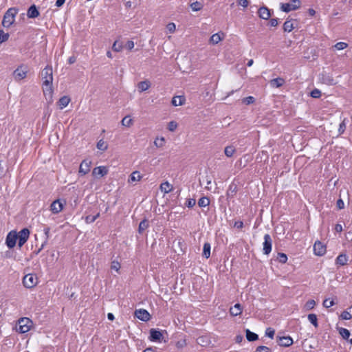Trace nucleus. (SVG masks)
I'll return each mask as SVG.
<instances>
[{
    "instance_id": "b1692460",
    "label": "nucleus",
    "mask_w": 352,
    "mask_h": 352,
    "mask_svg": "<svg viewBox=\"0 0 352 352\" xmlns=\"http://www.w3.org/2000/svg\"><path fill=\"white\" fill-rule=\"evenodd\" d=\"M160 188L162 192L167 194L173 190V186L168 182H164L160 184Z\"/></svg>"
},
{
    "instance_id": "6ab92c4d",
    "label": "nucleus",
    "mask_w": 352,
    "mask_h": 352,
    "mask_svg": "<svg viewBox=\"0 0 352 352\" xmlns=\"http://www.w3.org/2000/svg\"><path fill=\"white\" fill-rule=\"evenodd\" d=\"M107 173H108L107 168L105 166H98V167L94 168L92 171V175L94 177H98V176L103 177L105 175H107Z\"/></svg>"
},
{
    "instance_id": "603ef678",
    "label": "nucleus",
    "mask_w": 352,
    "mask_h": 352,
    "mask_svg": "<svg viewBox=\"0 0 352 352\" xmlns=\"http://www.w3.org/2000/svg\"><path fill=\"white\" fill-rule=\"evenodd\" d=\"M254 352H272L271 349L265 346H258Z\"/></svg>"
},
{
    "instance_id": "0e129e2a",
    "label": "nucleus",
    "mask_w": 352,
    "mask_h": 352,
    "mask_svg": "<svg viewBox=\"0 0 352 352\" xmlns=\"http://www.w3.org/2000/svg\"><path fill=\"white\" fill-rule=\"evenodd\" d=\"M236 192V186L234 185H230L229 187V190L227 192L228 197L230 195H233Z\"/></svg>"
},
{
    "instance_id": "4d7b16f0",
    "label": "nucleus",
    "mask_w": 352,
    "mask_h": 352,
    "mask_svg": "<svg viewBox=\"0 0 352 352\" xmlns=\"http://www.w3.org/2000/svg\"><path fill=\"white\" fill-rule=\"evenodd\" d=\"M274 333H275V331L270 327L267 328L265 330V336L270 338H274Z\"/></svg>"
},
{
    "instance_id": "0eeeda50",
    "label": "nucleus",
    "mask_w": 352,
    "mask_h": 352,
    "mask_svg": "<svg viewBox=\"0 0 352 352\" xmlns=\"http://www.w3.org/2000/svg\"><path fill=\"white\" fill-rule=\"evenodd\" d=\"M19 242L18 245L21 248L28 241L30 236V230L28 228L22 229L19 233H17Z\"/></svg>"
},
{
    "instance_id": "e433bc0d",
    "label": "nucleus",
    "mask_w": 352,
    "mask_h": 352,
    "mask_svg": "<svg viewBox=\"0 0 352 352\" xmlns=\"http://www.w3.org/2000/svg\"><path fill=\"white\" fill-rule=\"evenodd\" d=\"M309 321L315 327H318L317 316L315 314H309L307 316Z\"/></svg>"
},
{
    "instance_id": "864d4df0",
    "label": "nucleus",
    "mask_w": 352,
    "mask_h": 352,
    "mask_svg": "<svg viewBox=\"0 0 352 352\" xmlns=\"http://www.w3.org/2000/svg\"><path fill=\"white\" fill-rule=\"evenodd\" d=\"M175 346L179 349H183L184 347H185L186 346V340L183 339V340H178L176 342Z\"/></svg>"
},
{
    "instance_id": "8fccbe9b",
    "label": "nucleus",
    "mask_w": 352,
    "mask_h": 352,
    "mask_svg": "<svg viewBox=\"0 0 352 352\" xmlns=\"http://www.w3.org/2000/svg\"><path fill=\"white\" fill-rule=\"evenodd\" d=\"M310 96L314 98H319L321 96V91L318 89H314L311 91Z\"/></svg>"
},
{
    "instance_id": "c03bdc74",
    "label": "nucleus",
    "mask_w": 352,
    "mask_h": 352,
    "mask_svg": "<svg viewBox=\"0 0 352 352\" xmlns=\"http://www.w3.org/2000/svg\"><path fill=\"white\" fill-rule=\"evenodd\" d=\"M335 305V302L333 299H330V298H326L323 302H322V305L325 307V308H329L332 306H333Z\"/></svg>"
},
{
    "instance_id": "72a5a7b5",
    "label": "nucleus",
    "mask_w": 352,
    "mask_h": 352,
    "mask_svg": "<svg viewBox=\"0 0 352 352\" xmlns=\"http://www.w3.org/2000/svg\"><path fill=\"white\" fill-rule=\"evenodd\" d=\"M190 8L193 11H199L203 8V3L201 1H195L190 3Z\"/></svg>"
},
{
    "instance_id": "5fc2aeb1",
    "label": "nucleus",
    "mask_w": 352,
    "mask_h": 352,
    "mask_svg": "<svg viewBox=\"0 0 352 352\" xmlns=\"http://www.w3.org/2000/svg\"><path fill=\"white\" fill-rule=\"evenodd\" d=\"M348 46L347 43L344 42H338L335 45V48L338 50L345 49Z\"/></svg>"
},
{
    "instance_id": "412c9836",
    "label": "nucleus",
    "mask_w": 352,
    "mask_h": 352,
    "mask_svg": "<svg viewBox=\"0 0 352 352\" xmlns=\"http://www.w3.org/2000/svg\"><path fill=\"white\" fill-rule=\"evenodd\" d=\"M50 227L45 226L43 228V233L45 234V241L42 243L41 248L38 249L37 253H38L41 250H43L44 248V247L46 245V244L50 239Z\"/></svg>"
},
{
    "instance_id": "c85d7f7f",
    "label": "nucleus",
    "mask_w": 352,
    "mask_h": 352,
    "mask_svg": "<svg viewBox=\"0 0 352 352\" xmlns=\"http://www.w3.org/2000/svg\"><path fill=\"white\" fill-rule=\"evenodd\" d=\"M284 83L285 80L282 78H276L270 81L271 86L276 88L281 87Z\"/></svg>"
},
{
    "instance_id": "4be33fe9",
    "label": "nucleus",
    "mask_w": 352,
    "mask_h": 352,
    "mask_svg": "<svg viewBox=\"0 0 352 352\" xmlns=\"http://www.w3.org/2000/svg\"><path fill=\"white\" fill-rule=\"evenodd\" d=\"M230 313L233 316H237L242 313V307L239 303H236L230 309Z\"/></svg>"
},
{
    "instance_id": "37998d69",
    "label": "nucleus",
    "mask_w": 352,
    "mask_h": 352,
    "mask_svg": "<svg viewBox=\"0 0 352 352\" xmlns=\"http://www.w3.org/2000/svg\"><path fill=\"white\" fill-rule=\"evenodd\" d=\"M316 305V302L314 300H309L305 305L304 308L306 310H311L314 308Z\"/></svg>"
},
{
    "instance_id": "cd10ccee",
    "label": "nucleus",
    "mask_w": 352,
    "mask_h": 352,
    "mask_svg": "<svg viewBox=\"0 0 352 352\" xmlns=\"http://www.w3.org/2000/svg\"><path fill=\"white\" fill-rule=\"evenodd\" d=\"M245 336L247 340L250 342L256 341L258 339V336L249 329L245 330Z\"/></svg>"
},
{
    "instance_id": "dca6fc26",
    "label": "nucleus",
    "mask_w": 352,
    "mask_h": 352,
    "mask_svg": "<svg viewBox=\"0 0 352 352\" xmlns=\"http://www.w3.org/2000/svg\"><path fill=\"white\" fill-rule=\"evenodd\" d=\"M63 204L59 199L54 201L50 206V210L54 214L59 213L63 210Z\"/></svg>"
},
{
    "instance_id": "f8f14e48",
    "label": "nucleus",
    "mask_w": 352,
    "mask_h": 352,
    "mask_svg": "<svg viewBox=\"0 0 352 352\" xmlns=\"http://www.w3.org/2000/svg\"><path fill=\"white\" fill-rule=\"evenodd\" d=\"M91 162L87 159L82 160L80 164L78 173L81 175H85L90 171Z\"/></svg>"
},
{
    "instance_id": "4468645a",
    "label": "nucleus",
    "mask_w": 352,
    "mask_h": 352,
    "mask_svg": "<svg viewBox=\"0 0 352 352\" xmlns=\"http://www.w3.org/2000/svg\"><path fill=\"white\" fill-rule=\"evenodd\" d=\"M43 91L45 99L48 102H52V96H53V88L52 84H50L49 85H45L43 84Z\"/></svg>"
},
{
    "instance_id": "ea45409f",
    "label": "nucleus",
    "mask_w": 352,
    "mask_h": 352,
    "mask_svg": "<svg viewBox=\"0 0 352 352\" xmlns=\"http://www.w3.org/2000/svg\"><path fill=\"white\" fill-rule=\"evenodd\" d=\"M276 259L280 263H286L287 261V256L285 253H278Z\"/></svg>"
},
{
    "instance_id": "39448f33",
    "label": "nucleus",
    "mask_w": 352,
    "mask_h": 352,
    "mask_svg": "<svg viewBox=\"0 0 352 352\" xmlns=\"http://www.w3.org/2000/svg\"><path fill=\"white\" fill-rule=\"evenodd\" d=\"M28 67L24 65L19 66L13 72V76L15 80L19 81L27 76Z\"/></svg>"
},
{
    "instance_id": "052dcab7",
    "label": "nucleus",
    "mask_w": 352,
    "mask_h": 352,
    "mask_svg": "<svg viewBox=\"0 0 352 352\" xmlns=\"http://www.w3.org/2000/svg\"><path fill=\"white\" fill-rule=\"evenodd\" d=\"M195 204H196V200L195 199H192V198H189L186 201V206L188 208L193 207L195 205Z\"/></svg>"
},
{
    "instance_id": "a18cd8bd",
    "label": "nucleus",
    "mask_w": 352,
    "mask_h": 352,
    "mask_svg": "<svg viewBox=\"0 0 352 352\" xmlns=\"http://www.w3.org/2000/svg\"><path fill=\"white\" fill-rule=\"evenodd\" d=\"M165 143V139L163 137L157 138L154 141V144L157 147H162Z\"/></svg>"
},
{
    "instance_id": "473e14b6",
    "label": "nucleus",
    "mask_w": 352,
    "mask_h": 352,
    "mask_svg": "<svg viewBox=\"0 0 352 352\" xmlns=\"http://www.w3.org/2000/svg\"><path fill=\"white\" fill-rule=\"evenodd\" d=\"M222 38H223L221 36L219 33H216L211 36L210 38V43L213 45H216L219 42H220L222 40Z\"/></svg>"
},
{
    "instance_id": "58836bf2",
    "label": "nucleus",
    "mask_w": 352,
    "mask_h": 352,
    "mask_svg": "<svg viewBox=\"0 0 352 352\" xmlns=\"http://www.w3.org/2000/svg\"><path fill=\"white\" fill-rule=\"evenodd\" d=\"M339 333L341 335V336L345 340H348L351 334L350 331L348 329L343 327L339 329Z\"/></svg>"
},
{
    "instance_id": "de8ad7c7",
    "label": "nucleus",
    "mask_w": 352,
    "mask_h": 352,
    "mask_svg": "<svg viewBox=\"0 0 352 352\" xmlns=\"http://www.w3.org/2000/svg\"><path fill=\"white\" fill-rule=\"evenodd\" d=\"M133 122V120L132 119H131L129 118V116H125L122 120V124L124 126H130L131 125Z\"/></svg>"
},
{
    "instance_id": "09e8293b",
    "label": "nucleus",
    "mask_w": 352,
    "mask_h": 352,
    "mask_svg": "<svg viewBox=\"0 0 352 352\" xmlns=\"http://www.w3.org/2000/svg\"><path fill=\"white\" fill-rule=\"evenodd\" d=\"M9 38V34L5 33L3 30H0V43H3Z\"/></svg>"
},
{
    "instance_id": "3c124183",
    "label": "nucleus",
    "mask_w": 352,
    "mask_h": 352,
    "mask_svg": "<svg viewBox=\"0 0 352 352\" xmlns=\"http://www.w3.org/2000/svg\"><path fill=\"white\" fill-rule=\"evenodd\" d=\"M122 49V45L118 41H115L112 46V50L115 52H120Z\"/></svg>"
},
{
    "instance_id": "49530a36",
    "label": "nucleus",
    "mask_w": 352,
    "mask_h": 352,
    "mask_svg": "<svg viewBox=\"0 0 352 352\" xmlns=\"http://www.w3.org/2000/svg\"><path fill=\"white\" fill-rule=\"evenodd\" d=\"M120 267V263L118 261H113L111 263V269L116 272H119Z\"/></svg>"
},
{
    "instance_id": "a19ab883",
    "label": "nucleus",
    "mask_w": 352,
    "mask_h": 352,
    "mask_svg": "<svg viewBox=\"0 0 352 352\" xmlns=\"http://www.w3.org/2000/svg\"><path fill=\"white\" fill-rule=\"evenodd\" d=\"M100 216V213L98 212L96 215H88L85 218V221L88 223L94 222Z\"/></svg>"
},
{
    "instance_id": "ddd939ff",
    "label": "nucleus",
    "mask_w": 352,
    "mask_h": 352,
    "mask_svg": "<svg viewBox=\"0 0 352 352\" xmlns=\"http://www.w3.org/2000/svg\"><path fill=\"white\" fill-rule=\"evenodd\" d=\"M314 252L317 256H322L326 252V246L322 242L317 241L314 245Z\"/></svg>"
},
{
    "instance_id": "774afa93",
    "label": "nucleus",
    "mask_w": 352,
    "mask_h": 352,
    "mask_svg": "<svg viewBox=\"0 0 352 352\" xmlns=\"http://www.w3.org/2000/svg\"><path fill=\"white\" fill-rule=\"evenodd\" d=\"M336 206L338 209H343L344 208V203L342 199H339L337 201Z\"/></svg>"
},
{
    "instance_id": "f3484780",
    "label": "nucleus",
    "mask_w": 352,
    "mask_h": 352,
    "mask_svg": "<svg viewBox=\"0 0 352 352\" xmlns=\"http://www.w3.org/2000/svg\"><path fill=\"white\" fill-rule=\"evenodd\" d=\"M258 14L260 18L264 20H268L271 16V12L265 6L261 7L258 10Z\"/></svg>"
},
{
    "instance_id": "2f4dec72",
    "label": "nucleus",
    "mask_w": 352,
    "mask_h": 352,
    "mask_svg": "<svg viewBox=\"0 0 352 352\" xmlns=\"http://www.w3.org/2000/svg\"><path fill=\"white\" fill-rule=\"evenodd\" d=\"M211 246L209 243H205L203 248V256L208 258L210 256Z\"/></svg>"
},
{
    "instance_id": "423d86ee",
    "label": "nucleus",
    "mask_w": 352,
    "mask_h": 352,
    "mask_svg": "<svg viewBox=\"0 0 352 352\" xmlns=\"http://www.w3.org/2000/svg\"><path fill=\"white\" fill-rule=\"evenodd\" d=\"M37 277L35 274H28L23 277V283L26 288H32L37 284Z\"/></svg>"
},
{
    "instance_id": "9b49d317",
    "label": "nucleus",
    "mask_w": 352,
    "mask_h": 352,
    "mask_svg": "<svg viewBox=\"0 0 352 352\" xmlns=\"http://www.w3.org/2000/svg\"><path fill=\"white\" fill-rule=\"evenodd\" d=\"M135 316L139 320L144 321V322H147L151 318L150 314L146 309H140L135 310Z\"/></svg>"
},
{
    "instance_id": "1a4fd4ad",
    "label": "nucleus",
    "mask_w": 352,
    "mask_h": 352,
    "mask_svg": "<svg viewBox=\"0 0 352 352\" xmlns=\"http://www.w3.org/2000/svg\"><path fill=\"white\" fill-rule=\"evenodd\" d=\"M272 240L269 234L264 235V242L263 243V252L264 254L268 255L272 251Z\"/></svg>"
},
{
    "instance_id": "338daca9",
    "label": "nucleus",
    "mask_w": 352,
    "mask_h": 352,
    "mask_svg": "<svg viewBox=\"0 0 352 352\" xmlns=\"http://www.w3.org/2000/svg\"><path fill=\"white\" fill-rule=\"evenodd\" d=\"M237 3L243 8H247L248 6L249 2L248 0H238Z\"/></svg>"
},
{
    "instance_id": "9d476101",
    "label": "nucleus",
    "mask_w": 352,
    "mask_h": 352,
    "mask_svg": "<svg viewBox=\"0 0 352 352\" xmlns=\"http://www.w3.org/2000/svg\"><path fill=\"white\" fill-rule=\"evenodd\" d=\"M18 239L17 232L16 231L10 232L6 239V243L9 248H13Z\"/></svg>"
},
{
    "instance_id": "f257e3e1",
    "label": "nucleus",
    "mask_w": 352,
    "mask_h": 352,
    "mask_svg": "<svg viewBox=\"0 0 352 352\" xmlns=\"http://www.w3.org/2000/svg\"><path fill=\"white\" fill-rule=\"evenodd\" d=\"M19 10L15 8H9L3 16L2 25L5 28L10 27L15 21V16L17 14Z\"/></svg>"
},
{
    "instance_id": "6e6552de",
    "label": "nucleus",
    "mask_w": 352,
    "mask_h": 352,
    "mask_svg": "<svg viewBox=\"0 0 352 352\" xmlns=\"http://www.w3.org/2000/svg\"><path fill=\"white\" fill-rule=\"evenodd\" d=\"M319 79L320 82L327 85H333L336 84V82L333 78V76L325 72H323L320 74Z\"/></svg>"
},
{
    "instance_id": "680f3d73",
    "label": "nucleus",
    "mask_w": 352,
    "mask_h": 352,
    "mask_svg": "<svg viewBox=\"0 0 352 352\" xmlns=\"http://www.w3.org/2000/svg\"><path fill=\"white\" fill-rule=\"evenodd\" d=\"M166 28L170 33H173L176 30V25L174 23H169L167 24Z\"/></svg>"
},
{
    "instance_id": "a878e982",
    "label": "nucleus",
    "mask_w": 352,
    "mask_h": 352,
    "mask_svg": "<svg viewBox=\"0 0 352 352\" xmlns=\"http://www.w3.org/2000/svg\"><path fill=\"white\" fill-rule=\"evenodd\" d=\"M69 102H70V98L68 96H65L61 97L59 99L58 104L60 109H63L68 105Z\"/></svg>"
},
{
    "instance_id": "7c9ffc66",
    "label": "nucleus",
    "mask_w": 352,
    "mask_h": 352,
    "mask_svg": "<svg viewBox=\"0 0 352 352\" xmlns=\"http://www.w3.org/2000/svg\"><path fill=\"white\" fill-rule=\"evenodd\" d=\"M293 20H287L283 24V30L285 32H290L294 30Z\"/></svg>"
},
{
    "instance_id": "20e7f679",
    "label": "nucleus",
    "mask_w": 352,
    "mask_h": 352,
    "mask_svg": "<svg viewBox=\"0 0 352 352\" xmlns=\"http://www.w3.org/2000/svg\"><path fill=\"white\" fill-rule=\"evenodd\" d=\"M41 76L43 85H49L50 84H52L53 72L52 67L46 66L41 72Z\"/></svg>"
},
{
    "instance_id": "69168bd1",
    "label": "nucleus",
    "mask_w": 352,
    "mask_h": 352,
    "mask_svg": "<svg viewBox=\"0 0 352 352\" xmlns=\"http://www.w3.org/2000/svg\"><path fill=\"white\" fill-rule=\"evenodd\" d=\"M278 24V19L276 18L271 19L269 22V25L270 27H276Z\"/></svg>"
},
{
    "instance_id": "79ce46f5",
    "label": "nucleus",
    "mask_w": 352,
    "mask_h": 352,
    "mask_svg": "<svg viewBox=\"0 0 352 352\" xmlns=\"http://www.w3.org/2000/svg\"><path fill=\"white\" fill-rule=\"evenodd\" d=\"M97 148L104 151L107 149V144L103 140H100L97 143Z\"/></svg>"
},
{
    "instance_id": "c9c22d12",
    "label": "nucleus",
    "mask_w": 352,
    "mask_h": 352,
    "mask_svg": "<svg viewBox=\"0 0 352 352\" xmlns=\"http://www.w3.org/2000/svg\"><path fill=\"white\" fill-rule=\"evenodd\" d=\"M210 200L206 197H201L198 201V206L201 208L206 207L209 206Z\"/></svg>"
},
{
    "instance_id": "c756f323",
    "label": "nucleus",
    "mask_w": 352,
    "mask_h": 352,
    "mask_svg": "<svg viewBox=\"0 0 352 352\" xmlns=\"http://www.w3.org/2000/svg\"><path fill=\"white\" fill-rule=\"evenodd\" d=\"M142 179V175H140V172L139 171H133L130 177H129V179L128 180V182L130 183V182H138L140 181V179Z\"/></svg>"
},
{
    "instance_id": "5701e85b",
    "label": "nucleus",
    "mask_w": 352,
    "mask_h": 352,
    "mask_svg": "<svg viewBox=\"0 0 352 352\" xmlns=\"http://www.w3.org/2000/svg\"><path fill=\"white\" fill-rule=\"evenodd\" d=\"M348 256L345 254H340L336 259V264L343 266L348 262Z\"/></svg>"
},
{
    "instance_id": "f704fd0d",
    "label": "nucleus",
    "mask_w": 352,
    "mask_h": 352,
    "mask_svg": "<svg viewBox=\"0 0 352 352\" xmlns=\"http://www.w3.org/2000/svg\"><path fill=\"white\" fill-rule=\"evenodd\" d=\"M235 151L236 149L233 146H228L225 148L224 153L228 157H231Z\"/></svg>"
},
{
    "instance_id": "a211bd4d",
    "label": "nucleus",
    "mask_w": 352,
    "mask_h": 352,
    "mask_svg": "<svg viewBox=\"0 0 352 352\" xmlns=\"http://www.w3.org/2000/svg\"><path fill=\"white\" fill-rule=\"evenodd\" d=\"M162 333L160 331L157 330L155 329H151L150 330V336L149 339L152 342L160 341L162 338Z\"/></svg>"
},
{
    "instance_id": "7ed1b4c3",
    "label": "nucleus",
    "mask_w": 352,
    "mask_h": 352,
    "mask_svg": "<svg viewBox=\"0 0 352 352\" xmlns=\"http://www.w3.org/2000/svg\"><path fill=\"white\" fill-rule=\"evenodd\" d=\"M301 6L300 0H291L289 3H280V10L284 12H289L292 10H298Z\"/></svg>"
},
{
    "instance_id": "4c0bfd02",
    "label": "nucleus",
    "mask_w": 352,
    "mask_h": 352,
    "mask_svg": "<svg viewBox=\"0 0 352 352\" xmlns=\"http://www.w3.org/2000/svg\"><path fill=\"white\" fill-rule=\"evenodd\" d=\"M148 227V222L146 219H143L139 224L138 231L141 234Z\"/></svg>"
},
{
    "instance_id": "13d9d810",
    "label": "nucleus",
    "mask_w": 352,
    "mask_h": 352,
    "mask_svg": "<svg viewBox=\"0 0 352 352\" xmlns=\"http://www.w3.org/2000/svg\"><path fill=\"white\" fill-rule=\"evenodd\" d=\"M345 121H346V119H344L343 121L339 125V129H338L339 134H342L346 129Z\"/></svg>"
},
{
    "instance_id": "aec40b11",
    "label": "nucleus",
    "mask_w": 352,
    "mask_h": 352,
    "mask_svg": "<svg viewBox=\"0 0 352 352\" xmlns=\"http://www.w3.org/2000/svg\"><path fill=\"white\" fill-rule=\"evenodd\" d=\"M40 13L35 5H32L28 10L27 16L30 19H34L39 16Z\"/></svg>"
},
{
    "instance_id": "6e6d98bb",
    "label": "nucleus",
    "mask_w": 352,
    "mask_h": 352,
    "mask_svg": "<svg viewBox=\"0 0 352 352\" xmlns=\"http://www.w3.org/2000/svg\"><path fill=\"white\" fill-rule=\"evenodd\" d=\"M341 318L343 320H350L352 318V315L347 311H344L341 314Z\"/></svg>"
},
{
    "instance_id": "bf43d9fd",
    "label": "nucleus",
    "mask_w": 352,
    "mask_h": 352,
    "mask_svg": "<svg viewBox=\"0 0 352 352\" xmlns=\"http://www.w3.org/2000/svg\"><path fill=\"white\" fill-rule=\"evenodd\" d=\"M177 127V124L175 121H171L168 124V129L170 131H174Z\"/></svg>"
},
{
    "instance_id": "2eb2a0df",
    "label": "nucleus",
    "mask_w": 352,
    "mask_h": 352,
    "mask_svg": "<svg viewBox=\"0 0 352 352\" xmlns=\"http://www.w3.org/2000/svg\"><path fill=\"white\" fill-rule=\"evenodd\" d=\"M277 342L279 346L288 347L292 345L294 343L293 339L289 336L277 337Z\"/></svg>"
},
{
    "instance_id": "f03ea898",
    "label": "nucleus",
    "mask_w": 352,
    "mask_h": 352,
    "mask_svg": "<svg viewBox=\"0 0 352 352\" xmlns=\"http://www.w3.org/2000/svg\"><path fill=\"white\" fill-rule=\"evenodd\" d=\"M32 322L28 318H21L18 320L16 331L21 333H25L30 330Z\"/></svg>"
},
{
    "instance_id": "393cba45",
    "label": "nucleus",
    "mask_w": 352,
    "mask_h": 352,
    "mask_svg": "<svg viewBox=\"0 0 352 352\" xmlns=\"http://www.w3.org/2000/svg\"><path fill=\"white\" fill-rule=\"evenodd\" d=\"M185 98L182 96H175L173 98L171 103L173 106H181L185 102Z\"/></svg>"
},
{
    "instance_id": "e2e57ef3",
    "label": "nucleus",
    "mask_w": 352,
    "mask_h": 352,
    "mask_svg": "<svg viewBox=\"0 0 352 352\" xmlns=\"http://www.w3.org/2000/svg\"><path fill=\"white\" fill-rule=\"evenodd\" d=\"M254 101L255 99L253 96H248L243 99V102L245 103L246 104H252Z\"/></svg>"
},
{
    "instance_id": "bb28decb",
    "label": "nucleus",
    "mask_w": 352,
    "mask_h": 352,
    "mask_svg": "<svg viewBox=\"0 0 352 352\" xmlns=\"http://www.w3.org/2000/svg\"><path fill=\"white\" fill-rule=\"evenodd\" d=\"M151 83L148 80L141 81L138 85V88L140 91H144L149 89Z\"/></svg>"
}]
</instances>
